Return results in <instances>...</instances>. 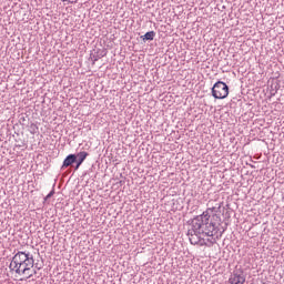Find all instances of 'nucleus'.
I'll use <instances>...</instances> for the list:
<instances>
[{"instance_id": "obj_1", "label": "nucleus", "mask_w": 284, "mask_h": 284, "mask_svg": "<svg viewBox=\"0 0 284 284\" xmlns=\"http://www.w3.org/2000/svg\"><path fill=\"white\" fill-rule=\"evenodd\" d=\"M221 205H223V203H219L216 206H211L201 215L191 220V227L187 231L191 245H199L201 241H204L203 236H214V232H216V223L210 220V213L214 212V214H219V212H221Z\"/></svg>"}, {"instance_id": "obj_2", "label": "nucleus", "mask_w": 284, "mask_h": 284, "mask_svg": "<svg viewBox=\"0 0 284 284\" xmlns=\"http://www.w3.org/2000/svg\"><path fill=\"white\" fill-rule=\"evenodd\" d=\"M32 256L30 253L18 252L13 257L9 265V268L16 274H21V267L23 264Z\"/></svg>"}, {"instance_id": "obj_3", "label": "nucleus", "mask_w": 284, "mask_h": 284, "mask_svg": "<svg viewBox=\"0 0 284 284\" xmlns=\"http://www.w3.org/2000/svg\"><path fill=\"white\" fill-rule=\"evenodd\" d=\"M230 94V87L223 81H217L212 88V97L214 99H227Z\"/></svg>"}, {"instance_id": "obj_4", "label": "nucleus", "mask_w": 284, "mask_h": 284, "mask_svg": "<svg viewBox=\"0 0 284 284\" xmlns=\"http://www.w3.org/2000/svg\"><path fill=\"white\" fill-rule=\"evenodd\" d=\"M246 275L243 270L234 271L231 277L229 278L230 284H245Z\"/></svg>"}, {"instance_id": "obj_5", "label": "nucleus", "mask_w": 284, "mask_h": 284, "mask_svg": "<svg viewBox=\"0 0 284 284\" xmlns=\"http://www.w3.org/2000/svg\"><path fill=\"white\" fill-rule=\"evenodd\" d=\"M34 267V256H30L23 264L22 267H20V274H26L27 272H30Z\"/></svg>"}, {"instance_id": "obj_6", "label": "nucleus", "mask_w": 284, "mask_h": 284, "mask_svg": "<svg viewBox=\"0 0 284 284\" xmlns=\"http://www.w3.org/2000/svg\"><path fill=\"white\" fill-rule=\"evenodd\" d=\"M75 156H77L75 170H79V168H81V165H83V161H85V159H88V156H90V153L85 152V151H81L78 154H75Z\"/></svg>"}, {"instance_id": "obj_7", "label": "nucleus", "mask_w": 284, "mask_h": 284, "mask_svg": "<svg viewBox=\"0 0 284 284\" xmlns=\"http://www.w3.org/2000/svg\"><path fill=\"white\" fill-rule=\"evenodd\" d=\"M73 163H77V154H69L63 161L62 169L70 168Z\"/></svg>"}, {"instance_id": "obj_8", "label": "nucleus", "mask_w": 284, "mask_h": 284, "mask_svg": "<svg viewBox=\"0 0 284 284\" xmlns=\"http://www.w3.org/2000/svg\"><path fill=\"white\" fill-rule=\"evenodd\" d=\"M156 37V32L149 31L144 36H141L142 41H154V38Z\"/></svg>"}, {"instance_id": "obj_9", "label": "nucleus", "mask_w": 284, "mask_h": 284, "mask_svg": "<svg viewBox=\"0 0 284 284\" xmlns=\"http://www.w3.org/2000/svg\"><path fill=\"white\" fill-rule=\"evenodd\" d=\"M54 196V190H52L45 197L44 201H48V199H52Z\"/></svg>"}]
</instances>
